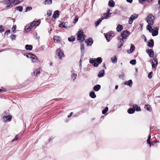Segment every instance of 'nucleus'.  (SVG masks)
Listing matches in <instances>:
<instances>
[{
    "mask_svg": "<svg viewBox=\"0 0 160 160\" xmlns=\"http://www.w3.org/2000/svg\"><path fill=\"white\" fill-rule=\"evenodd\" d=\"M104 69H102L101 70L98 75V76L99 78H101L103 76L104 74Z\"/></svg>",
    "mask_w": 160,
    "mask_h": 160,
    "instance_id": "nucleus-25",
    "label": "nucleus"
},
{
    "mask_svg": "<svg viewBox=\"0 0 160 160\" xmlns=\"http://www.w3.org/2000/svg\"><path fill=\"white\" fill-rule=\"evenodd\" d=\"M0 32H2L4 31V28L2 25L0 26Z\"/></svg>",
    "mask_w": 160,
    "mask_h": 160,
    "instance_id": "nucleus-59",
    "label": "nucleus"
},
{
    "mask_svg": "<svg viewBox=\"0 0 160 160\" xmlns=\"http://www.w3.org/2000/svg\"><path fill=\"white\" fill-rule=\"evenodd\" d=\"M23 1V0H11V6L18 4Z\"/></svg>",
    "mask_w": 160,
    "mask_h": 160,
    "instance_id": "nucleus-9",
    "label": "nucleus"
},
{
    "mask_svg": "<svg viewBox=\"0 0 160 160\" xmlns=\"http://www.w3.org/2000/svg\"><path fill=\"white\" fill-rule=\"evenodd\" d=\"M102 20H103V18H100L98 21L96 22L95 23V26L96 27L98 26Z\"/></svg>",
    "mask_w": 160,
    "mask_h": 160,
    "instance_id": "nucleus-30",
    "label": "nucleus"
},
{
    "mask_svg": "<svg viewBox=\"0 0 160 160\" xmlns=\"http://www.w3.org/2000/svg\"><path fill=\"white\" fill-rule=\"evenodd\" d=\"M25 49L27 50H28L29 51L31 50L32 49V46L31 45H26L25 46Z\"/></svg>",
    "mask_w": 160,
    "mask_h": 160,
    "instance_id": "nucleus-26",
    "label": "nucleus"
},
{
    "mask_svg": "<svg viewBox=\"0 0 160 160\" xmlns=\"http://www.w3.org/2000/svg\"><path fill=\"white\" fill-rule=\"evenodd\" d=\"M148 46L151 48H152L154 46V41L152 39L149 40L148 43Z\"/></svg>",
    "mask_w": 160,
    "mask_h": 160,
    "instance_id": "nucleus-17",
    "label": "nucleus"
},
{
    "mask_svg": "<svg viewBox=\"0 0 160 160\" xmlns=\"http://www.w3.org/2000/svg\"><path fill=\"white\" fill-rule=\"evenodd\" d=\"M127 2L128 3H131L133 1L132 0H126Z\"/></svg>",
    "mask_w": 160,
    "mask_h": 160,
    "instance_id": "nucleus-63",
    "label": "nucleus"
},
{
    "mask_svg": "<svg viewBox=\"0 0 160 160\" xmlns=\"http://www.w3.org/2000/svg\"><path fill=\"white\" fill-rule=\"evenodd\" d=\"M80 49L81 51L82 57L83 56L84 53L82 51L84 49V44H82L81 45Z\"/></svg>",
    "mask_w": 160,
    "mask_h": 160,
    "instance_id": "nucleus-36",
    "label": "nucleus"
},
{
    "mask_svg": "<svg viewBox=\"0 0 160 160\" xmlns=\"http://www.w3.org/2000/svg\"><path fill=\"white\" fill-rule=\"evenodd\" d=\"M115 5V3L113 0H110L108 2V6L110 7H113Z\"/></svg>",
    "mask_w": 160,
    "mask_h": 160,
    "instance_id": "nucleus-27",
    "label": "nucleus"
},
{
    "mask_svg": "<svg viewBox=\"0 0 160 160\" xmlns=\"http://www.w3.org/2000/svg\"><path fill=\"white\" fill-rule=\"evenodd\" d=\"M151 25V24H148L146 27V28L147 29L149 30L150 32H152V31L153 29Z\"/></svg>",
    "mask_w": 160,
    "mask_h": 160,
    "instance_id": "nucleus-28",
    "label": "nucleus"
},
{
    "mask_svg": "<svg viewBox=\"0 0 160 160\" xmlns=\"http://www.w3.org/2000/svg\"><path fill=\"white\" fill-rule=\"evenodd\" d=\"M146 52L148 54L150 58H152L154 56V51L152 49L147 50H146Z\"/></svg>",
    "mask_w": 160,
    "mask_h": 160,
    "instance_id": "nucleus-10",
    "label": "nucleus"
},
{
    "mask_svg": "<svg viewBox=\"0 0 160 160\" xmlns=\"http://www.w3.org/2000/svg\"><path fill=\"white\" fill-rule=\"evenodd\" d=\"M53 39L54 42H59L61 40V38L59 36H54Z\"/></svg>",
    "mask_w": 160,
    "mask_h": 160,
    "instance_id": "nucleus-22",
    "label": "nucleus"
},
{
    "mask_svg": "<svg viewBox=\"0 0 160 160\" xmlns=\"http://www.w3.org/2000/svg\"><path fill=\"white\" fill-rule=\"evenodd\" d=\"M130 34V32L129 31L124 30L122 31L121 33V36L122 37V38L127 39Z\"/></svg>",
    "mask_w": 160,
    "mask_h": 160,
    "instance_id": "nucleus-5",
    "label": "nucleus"
},
{
    "mask_svg": "<svg viewBox=\"0 0 160 160\" xmlns=\"http://www.w3.org/2000/svg\"><path fill=\"white\" fill-rule=\"evenodd\" d=\"M147 142L150 145V146H151V143L150 141V140H149V139H147Z\"/></svg>",
    "mask_w": 160,
    "mask_h": 160,
    "instance_id": "nucleus-61",
    "label": "nucleus"
},
{
    "mask_svg": "<svg viewBox=\"0 0 160 160\" xmlns=\"http://www.w3.org/2000/svg\"><path fill=\"white\" fill-rule=\"evenodd\" d=\"M112 33H107L105 34V36L108 42H109L111 39V37H112Z\"/></svg>",
    "mask_w": 160,
    "mask_h": 160,
    "instance_id": "nucleus-14",
    "label": "nucleus"
},
{
    "mask_svg": "<svg viewBox=\"0 0 160 160\" xmlns=\"http://www.w3.org/2000/svg\"><path fill=\"white\" fill-rule=\"evenodd\" d=\"M77 77V74L72 73L71 75V78L74 81Z\"/></svg>",
    "mask_w": 160,
    "mask_h": 160,
    "instance_id": "nucleus-39",
    "label": "nucleus"
},
{
    "mask_svg": "<svg viewBox=\"0 0 160 160\" xmlns=\"http://www.w3.org/2000/svg\"><path fill=\"white\" fill-rule=\"evenodd\" d=\"M32 8L31 7H27L26 8V10L25 11V12H27L28 11H30L32 9Z\"/></svg>",
    "mask_w": 160,
    "mask_h": 160,
    "instance_id": "nucleus-51",
    "label": "nucleus"
},
{
    "mask_svg": "<svg viewBox=\"0 0 160 160\" xmlns=\"http://www.w3.org/2000/svg\"><path fill=\"white\" fill-rule=\"evenodd\" d=\"M3 3L5 5L6 8H8L10 7V0H4L3 1Z\"/></svg>",
    "mask_w": 160,
    "mask_h": 160,
    "instance_id": "nucleus-18",
    "label": "nucleus"
},
{
    "mask_svg": "<svg viewBox=\"0 0 160 160\" xmlns=\"http://www.w3.org/2000/svg\"><path fill=\"white\" fill-rule=\"evenodd\" d=\"M10 33V30H7L5 33L4 34L5 35H8L9 33Z\"/></svg>",
    "mask_w": 160,
    "mask_h": 160,
    "instance_id": "nucleus-58",
    "label": "nucleus"
},
{
    "mask_svg": "<svg viewBox=\"0 0 160 160\" xmlns=\"http://www.w3.org/2000/svg\"><path fill=\"white\" fill-rule=\"evenodd\" d=\"M82 57L81 56V59H80V61H79L80 68V70H81L82 69Z\"/></svg>",
    "mask_w": 160,
    "mask_h": 160,
    "instance_id": "nucleus-55",
    "label": "nucleus"
},
{
    "mask_svg": "<svg viewBox=\"0 0 160 160\" xmlns=\"http://www.w3.org/2000/svg\"><path fill=\"white\" fill-rule=\"evenodd\" d=\"M74 22H73L74 23H76L78 20V16H76L75 18L74 19Z\"/></svg>",
    "mask_w": 160,
    "mask_h": 160,
    "instance_id": "nucleus-56",
    "label": "nucleus"
},
{
    "mask_svg": "<svg viewBox=\"0 0 160 160\" xmlns=\"http://www.w3.org/2000/svg\"><path fill=\"white\" fill-rule=\"evenodd\" d=\"M130 45V48L127 51V52L129 54L132 53L135 49V47L134 44L131 43Z\"/></svg>",
    "mask_w": 160,
    "mask_h": 160,
    "instance_id": "nucleus-11",
    "label": "nucleus"
},
{
    "mask_svg": "<svg viewBox=\"0 0 160 160\" xmlns=\"http://www.w3.org/2000/svg\"><path fill=\"white\" fill-rule=\"evenodd\" d=\"M95 59L91 58L90 59L89 62L91 64H93L95 62Z\"/></svg>",
    "mask_w": 160,
    "mask_h": 160,
    "instance_id": "nucleus-49",
    "label": "nucleus"
},
{
    "mask_svg": "<svg viewBox=\"0 0 160 160\" xmlns=\"http://www.w3.org/2000/svg\"><path fill=\"white\" fill-rule=\"evenodd\" d=\"M124 84L131 87L132 85V82L131 80H129L128 81H125L124 83Z\"/></svg>",
    "mask_w": 160,
    "mask_h": 160,
    "instance_id": "nucleus-16",
    "label": "nucleus"
},
{
    "mask_svg": "<svg viewBox=\"0 0 160 160\" xmlns=\"http://www.w3.org/2000/svg\"><path fill=\"white\" fill-rule=\"evenodd\" d=\"M99 64L98 62H95L94 63L93 65L95 67H97L98 66Z\"/></svg>",
    "mask_w": 160,
    "mask_h": 160,
    "instance_id": "nucleus-60",
    "label": "nucleus"
},
{
    "mask_svg": "<svg viewBox=\"0 0 160 160\" xmlns=\"http://www.w3.org/2000/svg\"><path fill=\"white\" fill-rule=\"evenodd\" d=\"M89 96L91 98H94L96 97L94 92L93 91H92L90 93Z\"/></svg>",
    "mask_w": 160,
    "mask_h": 160,
    "instance_id": "nucleus-29",
    "label": "nucleus"
},
{
    "mask_svg": "<svg viewBox=\"0 0 160 160\" xmlns=\"http://www.w3.org/2000/svg\"><path fill=\"white\" fill-rule=\"evenodd\" d=\"M56 54L61 59H62V57H64V55L63 52H62L61 49L59 48H58L57 49L56 51Z\"/></svg>",
    "mask_w": 160,
    "mask_h": 160,
    "instance_id": "nucleus-6",
    "label": "nucleus"
},
{
    "mask_svg": "<svg viewBox=\"0 0 160 160\" xmlns=\"http://www.w3.org/2000/svg\"><path fill=\"white\" fill-rule=\"evenodd\" d=\"M146 0H138V2L139 3H141L142 5H145L146 3L145 1Z\"/></svg>",
    "mask_w": 160,
    "mask_h": 160,
    "instance_id": "nucleus-46",
    "label": "nucleus"
},
{
    "mask_svg": "<svg viewBox=\"0 0 160 160\" xmlns=\"http://www.w3.org/2000/svg\"><path fill=\"white\" fill-rule=\"evenodd\" d=\"M52 0H46L45 1V2H44L45 4H50L52 3Z\"/></svg>",
    "mask_w": 160,
    "mask_h": 160,
    "instance_id": "nucleus-42",
    "label": "nucleus"
},
{
    "mask_svg": "<svg viewBox=\"0 0 160 160\" xmlns=\"http://www.w3.org/2000/svg\"><path fill=\"white\" fill-rule=\"evenodd\" d=\"M138 17V15L134 13L129 18L128 23L129 24H131L132 23L133 21L136 19Z\"/></svg>",
    "mask_w": 160,
    "mask_h": 160,
    "instance_id": "nucleus-7",
    "label": "nucleus"
},
{
    "mask_svg": "<svg viewBox=\"0 0 160 160\" xmlns=\"http://www.w3.org/2000/svg\"><path fill=\"white\" fill-rule=\"evenodd\" d=\"M32 61V62L34 63L38 62V59L37 57L35 55L32 54L31 57Z\"/></svg>",
    "mask_w": 160,
    "mask_h": 160,
    "instance_id": "nucleus-13",
    "label": "nucleus"
},
{
    "mask_svg": "<svg viewBox=\"0 0 160 160\" xmlns=\"http://www.w3.org/2000/svg\"><path fill=\"white\" fill-rule=\"evenodd\" d=\"M18 135H16V136H15V138H13L12 141V142H13L15 141H17L18 140Z\"/></svg>",
    "mask_w": 160,
    "mask_h": 160,
    "instance_id": "nucleus-52",
    "label": "nucleus"
},
{
    "mask_svg": "<svg viewBox=\"0 0 160 160\" xmlns=\"http://www.w3.org/2000/svg\"><path fill=\"white\" fill-rule=\"evenodd\" d=\"M152 32L153 36H156L158 34V31L157 30H154V29L153 32L152 31Z\"/></svg>",
    "mask_w": 160,
    "mask_h": 160,
    "instance_id": "nucleus-35",
    "label": "nucleus"
},
{
    "mask_svg": "<svg viewBox=\"0 0 160 160\" xmlns=\"http://www.w3.org/2000/svg\"><path fill=\"white\" fill-rule=\"evenodd\" d=\"M153 60L154 61L151 60L150 62L152 64V68L153 70L155 71L156 69V67L158 64V61L156 58H154Z\"/></svg>",
    "mask_w": 160,
    "mask_h": 160,
    "instance_id": "nucleus-4",
    "label": "nucleus"
},
{
    "mask_svg": "<svg viewBox=\"0 0 160 160\" xmlns=\"http://www.w3.org/2000/svg\"><path fill=\"white\" fill-rule=\"evenodd\" d=\"M16 38V36L15 35L12 34L11 35V38L12 39V40H14Z\"/></svg>",
    "mask_w": 160,
    "mask_h": 160,
    "instance_id": "nucleus-54",
    "label": "nucleus"
},
{
    "mask_svg": "<svg viewBox=\"0 0 160 160\" xmlns=\"http://www.w3.org/2000/svg\"><path fill=\"white\" fill-rule=\"evenodd\" d=\"M130 63L132 65H135L136 63V61L135 59H133L130 62Z\"/></svg>",
    "mask_w": 160,
    "mask_h": 160,
    "instance_id": "nucleus-48",
    "label": "nucleus"
},
{
    "mask_svg": "<svg viewBox=\"0 0 160 160\" xmlns=\"http://www.w3.org/2000/svg\"><path fill=\"white\" fill-rule=\"evenodd\" d=\"M33 22L35 26H38L41 23V20L39 19L37 21H34Z\"/></svg>",
    "mask_w": 160,
    "mask_h": 160,
    "instance_id": "nucleus-31",
    "label": "nucleus"
},
{
    "mask_svg": "<svg viewBox=\"0 0 160 160\" xmlns=\"http://www.w3.org/2000/svg\"><path fill=\"white\" fill-rule=\"evenodd\" d=\"M101 88V86L99 85H97L94 86L93 88V90L96 92L98 91Z\"/></svg>",
    "mask_w": 160,
    "mask_h": 160,
    "instance_id": "nucleus-20",
    "label": "nucleus"
},
{
    "mask_svg": "<svg viewBox=\"0 0 160 160\" xmlns=\"http://www.w3.org/2000/svg\"><path fill=\"white\" fill-rule=\"evenodd\" d=\"M34 24L33 22V21L31 23L30 26L31 28H33L34 26H35V25H34Z\"/></svg>",
    "mask_w": 160,
    "mask_h": 160,
    "instance_id": "nucleus-57",
    "label": "nucleus"
},
{
    "mask_svg": "<svg viewBox=\"0 0 160 160\" xmlns=\"http://www.w3.org/2000/svg\"><path fill=\"white\" fill-rule=\"evenodd\" d=\"M59 12L58 10L55 11L52 16V17L56 19L59 16Z\"/></svg>",
    "mask_w": 160,
    "mask_h": 160,
    "instance_id": "nucleus-15",
    "label": "nucleus"
},
{
    "mask_svg": "<svg viewBox=\"0 0 160 160\" xmlns=\"http://www.w3.org/2000/svg\"><path fill=\"white\" fill-rule=\"evenodd\" d=\"M85 42L88 46H91L93 43V40L92 38H90L86 40Z\"/></svg>",
    "mask_w": 160,
    "mask_h": 160,
    "instance_id": "nucleus-12",
    "label": "nucleus"
},
{
    "mask_svg": "<svg viewBox=\"0 0 160 160\" xmlns=\"http://www.w3.org/2000/svg\"><path fill=\"white\" fill-rule=\"evenodd\" d=\"M96 61L99 64H100L102 62V59L101 57L98 58L96 59Z\"/></svg>",
    "mask_w": 160,
    "mask_h": 160,
    "instance_id": "nucleus-43",
    "label": "nucleus"
},
{
    "mask_svg": "<svg viewBox=\"0 0 160 160\" xmlns=\"http://www.w3.org/2000/svg\"><path fill=\"white\" fill-rule=\"evenodd\" d=\"M68 40L70 42H73L75 40V38L74 36H71L68 38Z\"/></svg>",
    "mask_w": 160,
    "mask_h": 160,
    "instance_id": "nucleus-37",
    "label": "nucleus"
},
{
    "mask_svg": "<svg viewBox=\"0 0 160 160\" xmlns=\"http://www.w3.org/2000/svg\"><path fill=\"white\" fill-rule=\"evenodd\" d=\"M40 73V69H37L34 72V74L36 76H38Z\"/></svg>",
    "mask_w": 160,
    "mask_h": 160,
    "instance_id": "nucleus-32",
    "label": "nucleus"
},
{
    "mask_svg": "<svg viewBox=\"0 0 160 160\" xmlns=\"http://www.w3.org/2000/svg\"><path fill=\"white\" fill-rule=\"evenodd\" d=\"M15 9L17 11H19V12H21L22 11L23 8L22 6H19L16 7Z\"/></svg>",
    "mask_w": 160,
    "mask_h": 160,
    "instance_id": "nucleus-40",
    "label": "nucleus"
},
{
    "mask_svg": "<svg viewBox=\"0 0 160 160\" xmlns=\"http://www.w3.org/2000/svg\"><path fill=\"white\" fill-rule=\"evenodd\" d=\"M83 32L82 30H79L77 33V39L79 40L80 42H82L85 40L86 36L83 34Z\"/></svg>",
    "mask_w": 160,
    "mask_h": 160,
    "instance_id": "nucleus-1",
    "label": "nucleus"
},
{
    "mask_svg": "<svg viewBox=\"0 0 160 160\" xmlns=\"http://www.w3.org/2000/svg\"><path fill=\"white\" fill-rule=\"evenodd\" d=\"M157 142V141L153 142L152 143H151V145H152V146H153Z\"/></svg>",
    "mask_w": 160,
    "mask_h": 160,
    "instance_id": "nucleus-64",
    "label": "nucleus"
},
{
    "mask_svg": "<svg viewBox=\"0 0 160 160\" xmlns=\"http://www.w3.org/2000/svg\"><path fill=\"white\" fill-rule=\"evenodd\" d=\"M135 112V109L133 108H130L128 110V112L129 114H132L133 113Z\"/></svg>",
    "mask_w": 160,
    "mask_h": 160,
    "instance_id": "nucleus-33",
    "label": "nucleus"
},
{
    "mask_svg": "<svg viewBox=\"0 0 160 160\" xmlns=\"http://www.w3.org/2000/svg\"><path fill=\"white\" fill-rule=\"evenodd\" d=\"M118 39L119 41L118 42V48H120L122 46H123L124 43V41L123 38H121L120 37H118Z\"/></svg>",
    "mask_w": 160,
    "mask_h": 160,
    "instance_id": "nucleus-8",
    "label": "nucleus"
},
{
    "mask_svg": "<svg viewBox=\"0 0 160 160\" xmlns=\"http://www.w3.org/2000/svg\"><path fill=\"white\" fill-rule=\"evenodd\" d=\"M117 58L116 56H115L114 57H113L111 58V60L112 62L113 63H115L117 62Z\"/></svg>",
    "mask_w": 160,
    "mask_h": 160,
    "instance_id": "nucleus-34",
    "label": "nucleus"
},
{
    "mask_svg": "<svg viewBox=\"0 0 160 160\" xmlns=\"http://www.w3.org/2000/svg\"><path fill=\"white\" fill-rule=\"evenodd\" d=\"M108 110V108L107 107L105 108L104 109L102 110V113L103 114H105Z\"/></svg>",
    "mask_w": 160,
    "mask_h": 160,
    "instance_id": "nucleus-45",
    "label": "nucleus"
},
{
    "mask_svg": "<svg viewBox=\"0 0 160 160\" xmlns=\"http://www.w3.org/2000/svg\"><path fill=\"white\" fill-rule=\"evenodd\" d=\"M32 54L30 52L29 53H28L26 54H24L23 55L24 56H26L28 58H30L31 57L32 55Z\"/></svg>",
    "mask_w": 160,
    "mask_h": 160,
    "instance_id": "nucleus-47",
    "label": "nucleus"
},
{
    "mask_svg": "<svg viewBox=\"0 0 160 160\" xmlns=\"http://www.w3.org/2000/svg\"><path fill=\"white\" fill-rule=\"evenodd\" d=\"M144 108L150 112H151L152 111V108L149 105H145L144 106Z\"/></svg>",
    "mask_w": 160,
    "mask_h": 160,
    "instance_id": "nucleus-23",
    "label": "nucleus"
},
{
    "mask_svg": "<svg viewBox=\"0 0 160 160\" xmlns=\"http://www.w3.org/2000/svg\"><path fill=\"white\" fill-rule=\"evenodd\" d=\"M156 128V127L155 126H153L152 127H151L150 128V130L151 131V129H155Z\"/></svg>",
    "mask_w": 160,
    "mask_h": 160,
    "instance_id": "nucleus-62",
    "label": "nucleus"
},
{
    "mask_svg": "<svg viewBox=\"0 0 160 160\" xmlns=\"http://www.w3.org/2000/svg\"><path fill=\"white\" fill-rule=\"evenodd\" d=\"M2 120L4 122L10 121V115L9 111H5L3 113Z\"/></svg>",
    "mask_w": 160,
    "mask_h": 160,
    "instance_id": "nucleus-2",
    "label": "nucleus"
},
{
    "mask_svg": "<svg viewBox=\"0 0 160 160\" xmlns=\"http://www.w3.org/2000/svg\"><path fill=\"white\" fill-rule=\"evenodd\" d=\"M65 23L64 22H62L61 23V24H59V27L61 28H65Z\"/></svg>",
    "mask_w": 160,
    "mask_h": 160,
    "instance_id": "nucleus-50",
    "label": "nucleus"
},
{
    "mask_svg": "<svg viewBox=\"0 0 160 160\" xmlns=\"http://www.w3.org/2000/svg\"><path fill=\"white\" fill-rule=\"evenodd\" d=\"M132 107L134 109H135V111L136 110L137 111H140L141 109L140 107H139L137 105L134 104L133 105Z\"/></svg>",
    "mask_w": 160,
    "mask_h": 160,
    "instance_id": "nucleus-19",
    "label": "nucleus"
},
{
    "mask_svg": "<svg viewBox=\"0 0 160 160\" xmlns=\"http://www.w3.org/2000/svg\"><path fill=\"white\" fill-rule=\"evenodd\" d=\"M52 13V11L51 10H49L47 11V15L48 17L51 16Z\"/></svg>",
    "mask_w": 160,
    "mask_h": 160,
    "instance_id": "nucleus-44",
    "label": "nucleus"
},
{
    "mask_svg": "<svg viewBox=\"0 0 160 160\" xmlns=\"http://www.w3.org/2000/svg\"><path fill=\"white\" fill-rule=\"evenodd\" d=\"M116 29L118 32H120L123 29V26L122 25L118 24L116 28Z\"/></svg>",
    "mask_w": 160,
    "mask_h": 160,
    "instance_id": "nucleus-24",
    "label": "nucleus"
},
{
    "mask_svg": "<svg viewBox=\"0 0 160 160\" xmlns=\"http://www.w3.org/2000/svg\"><path fill=\"white\" fill-rule=\"evenodd\" d=\"M155 19L154 17L152 14L148 15L147 18V22L148 24L152 25Z\"/></svg>",
    "mask_w": 160,
    "mask_h": 160,
    "instance_id": "nucleus-3",
    "label": "nucleus"
},
{
    "mask_svg": "<svg viewBox=\"0 0 160 160\" xmlns=\"http://www.w3.org/2000/svg\"><path fill=\"white\" fill-rule=\"evenodd\" d=\"M17 28V26L16 25H13L12 28V32L13 33H15L16 32V28Z\"/></svg>",
    "mask_w": 160,
    "mask_h": 160,
    "instance_id": "nucleus-41",
    "label": "nucleus"
},
{
    "mask_svg": "<svg viewBox=\"0 0 160 160\" xmlns=\"http://www.w3.org/2000/svg\"><path fill=\"white\" fill-rule=\"evenodd\" d=\"M152 72H150L148 75V77L149 78H151L152 77Z\"/></svg>",
    "mask_w": 160,
    "mask_h": 160,
    "instance_id": "nucleus-53",
    "label": "nucleus"
},
{
    "mask_svg": "<svg viewBox=\"0 0 160 160\" xmlns=\"http://www.w3.org/2000/svg\"><path fill=\"white\" fill-rule=\"evenodd\" d=\"M31 29V28L29 25L26 26L25 28V31L26 32L30 31Z\"/></svg>",
    "mask_w": 160,
    "mask_h": 160,
    "instance_id": "nucleus-38",
    "label": "nucleus"
},
{
    "mask_svg": "<svg viewBox=\"0 0 160 160\" xmlns=\"http://www.w3.org/2000/svg\"><path fill=\"white\" fill-rule=\"evenodd\" d=\"M111 14V13H108L107 12L106 13H105L103 15L104 17L102 18H103V19H107L110 18Z\"/></svg>",
    "mask_w": 160,
    "mask_h": 160,
    "instance_id": "nucleus-21",
    "label": "nucleus"
}]
</instances>
